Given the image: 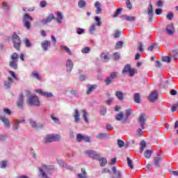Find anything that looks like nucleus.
<instances>
[{"mask_svg": "<svg viewBox=\"0 0 178 178\" xmlns=\"http://www.w3.org/2000/svg\"><path fill=\"white\" fill-rule=\"evenodd\" d=\"M120 54H119V53H115L113 54L114 60H118V59H120Z\"/></svg>", "mask_w": 178, "mask_h": 178, "instance_id": "nucleus-51", "label": "nucleus"}, {"mask_svg": "<svg viewBox=\"0 0 178 178\" xmlns=\"http://www.w3.org/2000/svg\"><path fill=\"white\" fill-rule=\"evenodd\" d=\"M18 108H23V94L19 95V99L17 102Z\"/></svg>", "mask_w": 178, "mask_h": 178, "instance_id": "nucleus-20", "label": "nucleus"}, {"mask_svg": "<svg viewBox=\"0 0 178 178\" xmlns=\"http://www.w3.org/2000/svg\"><path fill=\"white\" fill-rule=\"evenodd\" d=\"M60 140V136L50 134L44 137V143H53V141H59Z\"/></svg>", "mask_w": 178, "mask_h": 178, "instance_id": "nucleus-2", "label": "nucleus"}, {"mask_svg": "<svg viewBox=\"0 0 178 178\" xmlns=\"http://www.w3.org/2000/svg\"><path fill=\"white\" fill-rule=\"evenodd\" d=\"M95 22H96V26L101 27L102 26V22L101 21V17L96 16L95 17Z\"/></svg>", "mask_w": 178, "mask_h": 178, "instance_id": "nucleus-22", "label": "nucleus"}, {"mask_svg": "<svg viewBox=\"0 0 178 178\" xmlns=\"http://www.w3.org/2000/svg\"><path fill=\"white\" fill-rule=\"evenodd\" d=\"M86 154L89 155L90 158L92 159H98L100 163V166H105L106 163H108V161H106V159L105 158H101L99 159V155L97 154V152L92 151V150H87L85 152Z\"/></svg>", "mask_w": 178, "mask_h": 178, "instance_id": "nucleus-1", "label": "nucleus"}, {"mask_svg": "<svg viewBox=\"0 0 178 178\" xmlns=\"http://www.w3.org/2000/svg\"><path fill=\"white\" fill-rule=\"evenodd\" d=\"M178 108V102L175 104L172 105L171 107L172 112H176L177 109Z\"/></svg>", "mask_w": 178, "mask_h": 178, "instance_id": "nucleus-46", "label": "nucleus"}, {"mask_svg": "<svg viewBox=\"0 0 178 178\" xmlns=\"http://www.w3.org/2000/svg\"><path fill=\"white\" fill-rule=\"evenodd\" d=\"M162 161V158L161 157H156L154 159V164L156 166H159V163Z\"/></svg>", "mask_w": 178, "mask_h": 178, "instance_id": "nucleus-37", "label": "nucleus"}, {"mask_svg": "<svg viewBox=\"0 0 178 178\" xmlns=\"http://www.w3.org/2000/svg\"><path fill=\"white\" fill-rule=\"evenodd\" d=\"M74 117L75 122L77 123V122H79V120H80V113H79L78 110L74 111Z\"/></svg>", "mask_w": 178, "mask_h": 178, "instance_id": "nucleus-23", "label": "nucleus"}, {"mask_svg": "<svg viewBox=\"0 0 178 178\" xmlns=\"http://www.w3.org/2000/svg\"><path fill=\"white\" fill-rule=\"evenodd\" d=\"M127 164H128V166H129L131 169H133V168H134L133 161L129 157H127Z\"/></svg>", "mask_w": 178, "mask_h": 178, "instance_id": "nucleus-40", "label": "nucleus"}, {"mask_svg": "<svg viewBox=\"0 0 178 178\" xmlns=\"http://www.w3.org/2000/svg\"><path fill=\"white\" fill-rule=\"evenodd\" d=\"M102 4L99 1H96L95 3V7L97 8L96 13L97 15H100V13L102 12V9L101 8Z\"/></svg>", "mask_w": 178, "mask_h": 178, "instance_id": "nucleus-11", "label": "nucleus"}, {"mask_svg": "<svg viewBox=\"0 0 178 178\" xmlns=\"http://www.w3.org/2000/svg\"><path fill=\"white\" fill-rule=\"evenodd\" d=\"M113 174L116 176V178L122 177V173L120 172V171H118L116 170V167L113 168Z\"/></svg>", "mask_w": 178, "mask_h": 178, "instance_id": "nucleus-21", "label": "nucleus"}, {"mask_svg": "<svg viewBox=\"0 0 178 178\" xmlns=\"http://www.w3.org/2000/svg\"><path fill=\"white\" fill-rule=\"evenodd\" d=\"M63 49H65V51L69 54L70 55H72V51H70V49H69L66 46H64L63 47Z\"/></svg>", "mask_w": 178, "mask_h": 178, "instance_id": "nucleus-53", "label": "nucleus"}, {"mask_svg": "<svg viewBox=\"0 0 178 178\" xmlns=\"http://www.w3.org/2000/svg\"><path fill=\"white\" fill-rule=\"evenodd\" d=\"M32 76L33 77H35V79H37V80H41V78H40V75L38 74V73L33 72H32Z\"/></svg>", "mask_w": 178, "mask_h": 178, "instance_id": "nucleus-50", "label": "nucleus"}, {"mask_svg": "<svg viewBox=\"0 0 178 178\" xmlns=\"http://www.w3.org/2000/svg\"><path fill=\"white\" fill-rule=\"evenodd\" d=\"M54 19H55V15L54 14H50L46 19H42L41 23L43 24H48V23H51Z\"/></svg>", "mask_w": 178, "mask_h": 178, "instance_id": "nucleus-8", "label": "nucleus"}, {"mask_svg": "<svg viewBox=\"0 0 178 178\" xmlns=\"http://www.w3.org/2000/svg\"><path fill=\"white\" fill-rule=\"evenodd\" d=\"M123 116H124V115L123 114V112H120L116 115L115 119L116 120H118V121L122 120V119H123Z\"/></svg>", "mask_w": 178, "mask_h": 178, "instance_id": "nucleus-30", "label": "nucleus"}, {"mask_svg": "<svg viewBox=\"0 0 178 178\" xmlns=\"http://www.w3.org/2000/svg\"><path fill=\"white\" fill-rule=\"evenodd\" d=\"M122 17L124 20H127V22H134L136 20V17L133 16L123 15Z\"/></svg>", "mask_w": 178, "mask_h": 178, "instance_id": "nucleus-19", "label": "nucleus"}, {"mask_svg": "<svg viewBox=\"0 0 178 178\" xmlns=\"http://www.w3.org/2000/svg\"><path fill=\"white\" fill-rule=\"evenodd\" d=\"M138 49L140 51V52H144V46L143 45V42H139L138 43Z\"/></svg>", "mask_w": 178, "mask_h": 178, "instance_id": "nucleus-34", "label": "nucleus"}, {"mask_svg": "<svg viewBox=\"0 0 178 178\" xmlns=\"http://www.w3.org/2000/svg\"><path fill=\"white\" fill-rule=\"evenodd\" d=\"M163 62H167V63H170L171 58L169 56H164L162 58Z\"/></svg>", "mask_w": 178, "mask_h": 178, "instance_id": "nucleus-44", "label": "nucleus"}, {"mask_svg": "<svg viewBox=\"0 0 178 178\" xmlns=\"http://www.w3.org/2000/svg\"><path fill=\"white\" fill-rule=\"evenodd\" d=\"M147 13L149 15V22H152V16H154V8L152 6V3H149V7L147 8Z\"/></svg>", "mask_w": 178, "mask_h": 178, "instance_id": "nucleus-7", "label": "nucleus"}, {"mask_svg": "<svg viewBox=\"0 0 178 178\" xmlns=\"http://www.w3.org/2000/svg\"><path fill=\"white\" fill-rule=\"evenodd\" d=\"M51 119L55 123H59V119L55 117V115H51Z\"/></svg>", "mask_w": 178, "mask_h": 178, "instance_id": "nucleus-56", "label": "nucleus"}, {"mask_svg": "<svg viewBox=\"0 0 178 178\" xmlns=\"http://www.w3.org/2000/svg\"><path fill=\"white\" fill-rule=\"evenodd\" d=\"M40 6H41V8H45V6H47V1H42L40 2Z\"/></svg>", "mask_w": 178, "mask_h": 178, "instance_id": "nucleus-60", "label": "nucleus"}, {"mask_svg": "<svg viewBox=\"0 0 178 178\" xmlns=\"http://www.w3.org/2000/svg\"><path fill=\"white\" fill-rule=\"evenodd\" d=\"M123 47V42L122 41H119L116 43V45L115 47V49H120Z\"/></svg>", "mask_w": 178, "mask_h": 178, "instance_id": "nucleus-29", "label": "nucleus"}, {"mask_svg": "<svg viewBox=\"0 0 178 178\" xmlns=\"http://www.w3.org/2000/svg\"><path fill=\"white\" fill-rule=\"evenodd\" d=\"M112 78L110 76L106 79L105 82L106 83V84L109 85L112 83Z\"/></svg>", "mask_w": 178, "mask_h": 178, "instance_id": "nucleus-54", "label": "nucleus"}, {"mask_svg": "<svg viewBox=\"0 0 178 178\" xmlns=\"http://www.w3.org/2000/svg\"><path fill=\"white\" fill-rule=\"evenodd\" d=\"M29 122L31 123V126H32V127H37V123H35V121L30 120Z\"/></svg>", "mask_w": 178, "mask_h": 178, "instance_id": "nucleus-59", "label": "nucleus"}, {"mask_svg": "<svg viewBox=\"0 0 178 178\" xmlns=\"http://www.w3.org/2000/svg\"><path fill=\"white\" fill-rule=\"evenodd\" d=\"M167 19H168V20H172V19H173V13H169L167 15Z\"/></svg>", "mask_w": 178, "mask_h": 178, "instance_id": "nucleus-55", "label": "nucleus"}, {"mask_svg": "<svg viewBox=\"0 0 178 178\" xmlns=\"http://www.w3.org/2000/svg\"><path fill=\"white\" fill-rule=\"evenodd\" d=\"M145 147H146L145 141L142 140V141L140 142V151H143V150H144V148H145Z\"/></svg>", "mask_w": 178, "mask_h": 178, "instance_id": "nucleus-47", "label": "nucleus"}, {"mask_svg": "<svg viewBox=\"0 0 178 178\" xmlns=\"http://www.w3.org/2000/svg\"><path fill=\"white\" fill-rule=\"evenodd\" d=\"M156 99H158V92L154 90L152 92V93L149 96V100L151 101V102H153V101H155Z\"/></svg>", "mask_w": 178, "mask_h": 178, "instance_id": "nucleus-10", "label": "nucleus"}, {"mask_svg": "<svg viewBox=\"0 0 178 178\" xmlns=\"http://www.w3.org/2000/svg\"><path fill=\"white\" fill-rule=\"evenodd\" d=\"M20 123H24V120L19 121V120H16L14 122V125L13 127V130H17L19 129V124Z\"/></svg>", "mask_w": 178, "mask_h": 178, "instance_id": "nucleus-14", "label": "nucleus"}, {"mask_svg": "<svg viewBox=\"0 0 178 178\" xmlns=\"http://www.w3.org/2000/svg\"><path fill=\"white\" fill-rule=\"evenodd\" d=\"M81 112L83 113V118L84 119V121L86 122V123H88V118H87L88 113L86 110H82Z\"/></svg>", "mask_w": 178, "mask_h": 178, "instance_id": "nucleus-27", "label": "nucleus"}, {"mask_svg": "<svg viewBox=\"0 0 178 178\" xmlns=\"http://www.w3.org/2000/svg\"><path fill=\"white\" fill-rule=\"evenodd\" d=\"M13 43L14 48L19 51L22 42H20V38H19V35H17L16 33H14L13 35Z\"/></svg>", "mask_w": 178, "mask_h": 178, "instance_id": "nucleus-3", "label": "nucleus"}, {"mask_svg": "<svg viewBox=\"0 0 178 178\" xmlns=\"http://www.w3.org/2000/svg\"><path fill=\"white\" fill-rule=\"evenodd\" d=\"M76 33L77 34L80 35V34H83L84 33V29H81V28H79L77 30H76Z\"/></svg>", "mask_w": 178, "mask_h": 178, "instance_id": "nucleus-58", "label": "nucleus"}, {"mask_svg": "<svg viewBox=\"0 0 178 178\" xmlns=\"http://www.w3.org/2000/svg\"><path fill=\"white\" fill-rule=\"evenodd\" d=\"M129 73V76L131 77H133V76H134V74H136V73H137V70H136L134 68H131Z\"/></svg>", "mask_w": 178, "mask_h": 178, "instance_id": "nucleus-36", "label": "nucleus"}, {"mask_svg": "<svg viewBox=\"0 0 178 178\" xmlns=\"http://www.w3.org/2000/svg\"><path fill=\"white\" fill-rule=\"evenodd\" d=\"M6 166H8V161H3L0 163V168H1V169H5Z\"/></svg>", "mask_w": 178, "mask_h": 178, "instance_id": "nucleus-38", "label": "nucleus"}, {"mask_svg": "<svg viewBox=\"0 0 178 178\" xmlns=\"http://www.w3.org/2000/svg\"><path fill=\"white\" fill-rule=\"evenodd\" d=\"M56 16H57V18H56L57 23L60 24V23H62V20H63V15L60 12H57Z\"/></svg>", "mask_w": 178, "mask_h": 178, "instance_id": "nucleus-18", "label": "nucleus"}, {"mask_svg": "<svg viewBox=\"0 0 178 178\" xmlns=\"http://www.w3.org/2000/svg\"><path fill=\"white\" fill-rule=\"evenodd\" d=\"M67 70V72H72V69H73V62L71 60H68L66 63Z\"/></svg>", "mask_w": 178, "mask_h": 178, "instance_id": "nucleus-17", "label": "nucleus"}, {"mask_svg": "<svg viewBox=\"0 0 178 178\" xmlns=\"http://www.w3.org/2000/svg\"><path fill=\"white\" fill-rule=\"evenodd\" d=\"M3 112L6 113L7 115H10L12 113L10 110H9L8 108H4Z\"/></svg>", "mask_w": 178, "mask_h": 178, "instance_id": "nucleus-63", "label": "nucleus"}, {"mask_svg": "<svg viewBox=\"0 0 178 178\" xmlns=\"http://www.w3.org/2000/svg\"><path fill=\"white\" fill-rule=\"evenodd\" d=\"M24 42L26 47H31V44L30 43V40H29V39H24Z\"/></svg>", "mask_w": 178, "mask_h": 178, "instance_id": "nucleus-52", "label": "nucleus"}, {"mask_svg": "<svg viewBox=\"0 0 178 178\" xmlns=\"http://www.w3.org/2000/svg\"><path fill=\"white\" fill-rule=\"evenodd\" d=\"M154 48H155V44H152L147 49L148 51H154Z\"/></svg>", "mask_w": 178, "mask_h": 178, "instance_id": "nucleus-61", "label": "nucleus"}, {"mask_svg": "<svg viewBox=\"0 0 178 178\" xmlns=\"http://www.w3.org/2000/svg\"><path fill=\"white\" fill-rule=\"evenodd\" d=\"M122 8H118L116 10L115 13L113 15V17H118V16H119V14L122 13Z\"/></svg>", "mask_w": 178, "mask_h": 178, "instance_id": "nucleus-41", "label": "nucleus"}, {"mask_svg": "<svg viewBox=\"0 0 178 178\" xmlns=\"http://www.w3.org/2000/svg\"><path fill=\"white\" fill-rule=\"evenodd\" d=\"M24 22L25 27L29 29L31 27L30 22H33V17H30L29 14H25L24 16Z\"/></svg>", "mask_w": 178, "mask_h": 178, "instance_id": "nucleus-6", "label": "nucleus"}, {"mask_svg": "<svg viewBox=\"0 0 178 178\" xmlns=\"http://www.w3.org/2000/svg\"><path fill=\"white\" fill-rule=\"evenodd\" d=\"M78 5L79 8H84V6H86V1H84V0H81L79 1Z\"/></svg>", "mask_w": 178, "mask_h": 178, "instance_id": "nucleus-43", "label": "nucleus"}, {"mask_svg": "<svg viewBox=\"0 0 178 178\" xmlns=\"http://www.w3.org/2000/svg\"><path fill=\"white\" fill-rule=\"evenodd\" d=\"M131 69V67H130V65H127L122 70V73H129Z\"/></svg>", "mask_w": 178, "mask_h": 178, "instance_id": "nucleus-32", "label": "nucleus"}, {"mask_svg": "<svg viewBox=\"0 0 178 178\" xmlns=\"http://www.w3.org/2000/svg\"><path fill=\"white\" fill-rule=\"evenodd\" d=\"M0 120H1V122H3L5 127H7V128L10 127V122H9V120L8 118L1 117V118H0Z\"/></svg>", "mask_w": 178, "mask_h": 178, "instance_id": "nucleus-13", "label": "nucleus"}, {"mask_svg": "<svg viewBox=\"0 0 178 178\" xmlns=\"http://www.w3.org/2000/svg\"><path fill=\"white\" fill-rule=\"evenodd\" d=\"M146 121H147V115L144 113L140 114V115L138 119V122L140 124L141 129H143V130L145 129L144 126L145 125Z\"/></svg>", "mask_w": 178, "mask_h": 178, "instance_id": "nucleus-5", "label": "nucleus"}, {"mask_svg": "<svg viewBox=\"0 0 178 178\" xmlns=\"http://www.w3.org/2000/svg\"><path fill=\"white\" fill-rule=\"evenodd\" d=\"M115 96L120 101H123V99H124V95L121 91L115 92Z\"/></svg>", "mask_w": 178, "mask_h": 178, "instance_id": "nucleus-15", "label": "nucleus"}, {"mask_svg": "<svg viewBox=\"0 0 178 178\" xmlns=\"http://www.w3.org/2000/svg\"><path fill=\"white\" fill-rule=\"evenodd\" d=\"M90 47H86L82 49L81 52L83 54H88V52H90Z\"/></svg>", "mask_w": 178, "mask_h": 178, "instance_id": "nucleus-45", "label": "nucleus"}, {"mask_svg": "<svg viewBox=\"0 0 178 178\" xmlns=\"http://www.w3.org/2000/svg\"><path fill=\"white\" fill-rule=\"evenodd\" d=\"M118 76V75H117L116 72H113V73H111L110 77L113 80V79H116V76Z\"/></svg>", "mask_w": 178, "mask_h": 178, "instance_id": "nucleus-64", "label": "nucleus"}, {"mask_svg": "<svg viewBox=\"0 0 178 178\" xmlns=\"http://www.w3.org/2000/svg\"><path fill=\"white\" fill-rule=\"evenodd\" d=\"M82 174H78L79 178H87V172H86V169H81Z\"/></svg>", "mask_w": 178, "mask_h": 178, "instance_id": "nucleus-26", "label": "nucleus"}, {"mask_svg": "<svg viewBox=\"0 0 178 178\" xmlns=\"http://www.w3.org/2000/svg\"><path fill=\"white\" fill-rule=\"evenodd\" d=\"M37 92H38L39 94H42L43 95V97H46L47 98H49L51 97H53L52 93L47 92H42L41 90H37Z\"/></svg>", "mask_w": 178, "mask_h": 178, "instance_id": "nucleus-16", "label": "nucleus"}, {"mask_svg": "<svg viewBox=\"0 0 178 178\" xmlns=\"http://www.w3.org/2000/svg\"><path fill=\"white\" fill-rule=\"evenodd\" d=\"M95 30H97L96 25L92 24L90 27L89 32H90V34H94V31H95Z\"/></svg>", "mask_w": 178, "mask_h": 178, "instance_id": "nucleus-35", "label": "nucleus"}, {"mask_svg": "<svg viewBox=\"0 0 178 178\" xmlns=\"http://www.w3.org/2000/svg\"><path fill=\"white\" fill-rule=\"evenodd\" d=\"M49 47H51V42L48 40H45L44 42L42 43V48L44 51H48Z\"/></svg>", "mask_w": 178, "mask_h": 178, "instance_id": "nucleus-12", "label": "nucleus"}, {"mask_svg": "<svg viewBox=\"0 0 178 178\" xmlns=\"http://www.w3.org/2000/svg\"><path fill=\"white\" fill-rule=\"evenodd\" d=\"M143 129H138V130L136 131V134L138 136H139L140 137H141V136H143Z\"/></svg>", "mask_w": 178, "mask_h": 178, "instance_id": "nucleus-57", "label": "nucleus"}, {"mask_svg": "<svg viewBox=\"0 0 178 178\" xmlns=\"http://www.w3.org/2000/svg\"><path fill=\"white\" fill-rule=\"evenodd\" d=\"M83 138H84V136H83L80 134H79L76 136V140H77V141H79V143L83 141Z\"/></svg>", "mask_w": 178, "mask_h": 178, "instance_id": "nucleus-42", "label": "nucleus"}, {"mask_svg": "<svg viewBox=\"0 0 178 178\" xmlns=\"http://www.w3.org/2000/svg\"><path fill=\"white\" fill-rule=\"evenodd\" d=\"M10 66L13 67V69H17V60H12V61L10 62Z\"/></svg>", "mask_w": 178, "mask_h": 178, "instance_id": "nucleus-25", "label": "nucleus"}, {"mask_svg": "<svg viewBox=\"0 0 178 178\" xmlns=\"http://www.w3.org/2000/svg\"><path fill=\"white\" fill-rule=\"evenodd\" d=\"M118 144L119 148H122V147L124 146V142L122 140H118Z\"/></svg>", "mask_w": 178, "mask_h": 178, "instance_id": "nucleus-49", "label": "nucleus"}, {"mask_svg": "<svg viewBox=\"0 0 178 178\" xmlns=\"http://www.w3.org/2000/svg\"><path fill=\"white\" fill-rule=\"evenodd\" d=\"M11 59L12 60H17V59H19V54H17V53H13L11 55Z\"/></svg>", "mask_w": 178, "mask_h": 178, "instance_id": "nucleus-39", "label": "nucleus"}, {"mask_svg": "<svg viewBox=\"0 0 178 178\" xmlns=\"http://www.w3.org/2000/svg\"><path fill=\"white\" fill-rule=\"evenodd\" d=\"M108 163L109 165H115V163H116V158L112 159L111 162Z\"/></svg>", "mask_w": 178, "mask_h": 178, "instance_id": "nucleus-62", "label": "nucleus"}, {"mask_svg": "<svg viewBox=\"0 0 178 178\" xmlns=\"http://www.w3.org/2000/svg\"><path fill=\"white\" fill-rule=\"evenodd\" d=\"M29 105H34L35 106H40V99L37 96H31L27 100Z\"/></svg>", "mask_w": 178, "mask_h": 178, "instance_id": "nucleus-4", "label": "nucleus"}, {"mask_svg": "<svg viewBox=\"0 0 178 178\" xmlns=\"http://www.w3.org/2000/svg\"><path fill=\"white\" fill-rule=\"evenodd\" d=\"M166 31L169 35H173V34H175V26H173V24L168 25L166 27Z\"/></svg>", "mask_w": 178, "mask_h": 178, "instance_id": "nucleus-9", "label": "nucleus"}, {"mask_svg": "<svg viewBox=\"0 0 178 178\" xmlns=\"http://www.w3.org/2000/svg\"><path fill=\"white\" fill-rule=\"evenodd\" d=\"M8 82H5L4 83L5 86L6 87V88H10V84H12V82H13L12 78H10V77H8Z\"/></svg>", "mask_w": 178, "mask_h": 178, "instance_id": "nucleus-33", "label": "nucleus"}, {"mask_svg": "<svg viewBox=\"0 0 178 178\" xmlns=\"http://www.w3.org/2000/svg\"><path fill=\"white\" fill-rule=\"evenodd\" d=\"M144 155L147 159H149V158H151V155H152V151L148 149L146 152H145Z\"/></svg>", "mask_w": 178, "mask_h": 178, "instance_id": "nucleus-31", "label": "nucleus"}, {"mask_svg": "<svg viewBox=\"0 0 178 178\" xmlns=\"http://www.w3.org/2000/svg\"><path fill=\"white\" fill-rule=\"evenodd\" d=\"M88 90L87 91V94H91L95 88H97V85H92L88 86Z\"/></svg>", "mask_w": 178, "mask_h": 178, "instance_id": "nucleus-24", "label": "nucleus"}, {"mask_svg": "<svg viewBox=\"0 0 178 178\" xmlns=\"http://www.w3.org/2000/svg\"><path fill=\"white\" fill-rule=\"evenodd\" d=\"M101 115H105L106 113V108L104 106H102L100 108Z\"/></svg>", "mask_w": 178, "mask_h": 178, "instance_id": "nucleus-48", "label": "nucleus"}, {"mask_svg": "<svg viewBox=\"0 0 178 178\" xmlns=\"http://www.w3.org/2000/svg\"><path fill=\"white\" fill-rule=\"evenodd\" d=\"M134 101L136 104H140V102H141V99H140V94L135 93V95H134Z\"/></svg>", "mask_w": 178, "mask_h": 178, "instance_id": "nucleus-28", "label": "nucleus"}]
</instances>
